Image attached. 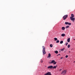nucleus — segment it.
<instances>
[{"mask_svg": "<svg viewBox=\"0 0 75 75\" xmlns=\"http://www.w3.org/2000/svg\"><path fill=\"white\" fill-rule=\"evenodd\" d=\"M57 56H58V55H57Z\"/></svg>", "mask_w": 75, "mask_h": 75, "instance_id": "obj_30", "label": "nucleus"}, {"mask_svg": "<svg viewBox=\"0 0 75 75\" xmlns=\"http://www.w3.org/2000/svg\"><path fill=\"white\" fill-rule=\"evenodd\" d=\"M59 42V40H57V41H56V43H58Z\"/></svg>", "mask_w": 75, "mask_h": 75, "instance_id": "obj_23", "label": "nucleus"}, {"mask_svg": "<svg viewBox=\"0 0 75 75\" xmlns=\"http://www.w3.org/2000/svg\"><path fill=\"white\" fill-rule=\"evenodd\" d=\"M60 59H62V57H61V58H60Z\"/></svg>", "mask_w": 75, "mask_h": 75, "instance_id": "obj_28", "label": "nucleus"}, {"mask_svg": "<svg viewBox=\"0 0 75 75\" xmlns=\"http://www.w3.org/2000/svg\"><path fill=\"white\" fill-rule=\"evenodd\" d=\"M70 19L71 21H74V20H75V18L70 17Z\"/></svg>", "mask_w": 75, "mask_h": 75, "instance_id": "obj_6", "label": "nucleus"}, {"mask_svg": "<svg viewBox=\"0 0 75 75\" xmlns=\"http://www.w3.org/2000/svg\"><path fill=\"white\" fill-rule=\"evenodd\" d=\"M52 74H51L50 72H48L47 73H46L45 75H51Z\"/></svg>", "mask_w": 75, "mask_h": 75, "instance_id": "obj_4", "label": "nucleus"}, {"mask_svg": "<svg viewBox=\"0 0 75 75\" xmlns=\"http://www.w3.org/2000/svg\"><path fill=\"white\" fill-rule=\"evenodd\" d=\"M61 35L62 37H65V34L63 33Z\"/></svg>", "mask_w": 75, "mask_h": 75, "instance_id": "obj_11", "label": "nucleus"}, {"mask_svg": "<svg viewBox=\"0 0 75 75\" xmlns=\"http://www.w3.org/2000/svg\"><path fill=\"white\" fill-rule=\"evenodd\" d=\"M43 48V50H42V52L43 54H46V52H45V48L44 47V46H42Z\"/></svg>", "mask_w": 75, "mask_h": 75, "instance_id": "obj_1", "label": "nucleus"}, {"mask_svg": "<svg viewBox=\"0 0 75 75\" xmlns=\"http://www.w3.org/2000/svg\"><path fill=\"white\" fill-rule=\"evenodd\" d=\"M74 40H75V39H74Z\"/></svg>", "mask_w": 75, "mask_h": 75, "instance_id": "obj_31", "label": "nucleus"}, {"mask_svg": "<svg viewBox=\"0 0 75 75\" xmlns=\"http://www.w3.org/2000/svg\"><path fill=\"white\" fill-rule=\"evenodd\" d=\"M62 30H64L65 29V28L64 27H62Z\"/></svg>", "mask_w": 75, "mask_h": 75, "instance_id": "obj_13", "label": "nucleus"}, {"mask_svg": "<svg viewBox=\"0 0 75 75\" xmlns=\"http://www.w3.org/2000/svg\"><path fill=\"white\" fill-rule=\"evenodd\" d=\"M57 66H54V67H53V68H52V69H55L56 68H57Z\"/></svg>", "mask_w": 75, "mask_h": 75, "instance_id": "obj_12", "label": "nucleus"}, {"mask_svg": "<svg viewBox=\"0 0 75 75\" xmlns=\"http://www.w3.org/2000/svg\"><path fill=\"white\" fill-rule=\"evenodd\" d=\"M65 50V48H63L61 50V51H64Z\"/></svg>", "mask_w": 75, "mask_h": 75, "instance_id": "obj_16", "label": "nucleus"}, {"mask_svg": "<svg viewBox=\"0 0 75 75\" xmlns=\"http://www.w3.org/2000/svg\"><path fill=\"white\" fill-rule=\"evenodd\" d=\"M68 56L67 55L66 56V58H68Z\"/></svg>", "mask_w": 75, "mask_h": 75, "instance_id": "obj_26", "label": "nucleus"}, {"mask_svg": "<svg viewBox=\"0 0 75 75\" xmlns=\"http://www.w3.org/2000/svg\"><path fill=\"white\" fill-rule=\"evenodd\" d=\"M54 40L55 41H57L58 39H57V38H54Z\"/></svg>", "mask_w": 75, "mask_h": 75, "instance_id": "obj_15", "label": "nucleus"}, {"mask_svg": "<svg viewBox=\"0 0 75 75\" xmlns=\"http://www.w3.org/2000/svg\"><path fill=\"white\" fill-rule=\"evenodd\" d=\"M66 73H67V70H65L62 71L61 73V74H62L63 75H64V74H65Z\"/></svg>", "mask_w": 75, "mask_h": 75, "instance_id": "obj_2", "label": "nucleus"}, {"mask_svg": "<svg viewBox=\"0 0 75 75\" xmlns=\"http://www.w3.org/2000/svg\"><path fill=\"white\" fill-rule=\"evenodd\" d=\"M51 55L50 53H49L48 56L47 57V58H50Z\"/></svg>", "mask_w": 75, "mask_h": 75, "instance_id": "obj_8", "label": "nucleus"}, {"mask_svg": "<svg viewBox=\"0 0 75 75\" xmlns=\"http://www.w3.org/2000/svg\"><path fill=\"white\" fill-rule=\"evenodd\" d=\"M55 52L56 54H58V52L56 50L55 51Z\"/></svg>", "mask_w": 75, "mask_h": 75, "instance_id": "obj_17", "label": "nucleus"}, {"mask_svg": "<svg viewBox=\"0 0 75 75\" xmlns=\"http://www.w3.org/2000/svg\"><path fill=\"white\" fill-rule=\"evenodd\" d=\"M65 24H66L67 25H68V24L69 25H71V23H69L68 22H65Z\"/></svg>", "mask_w": 75, "mask_h": 75, "instance_id": "obj_5", "label": "nucleus"}, {"mask_svg": "<svg viewBox=\"0 0 75 75\" xmlns=\"http://www.w3.org/2000/svg\"><path fill=\"white\" fill-rule=\"evenodd\" d=\"M52 46H53V45H52V44H50V47H52Z\"/></svg>", "mask_w": 75, "mask_h": 75, "instance_id": "obj_22", "label": "nucleus"}, {"mask_svg": "<svg viewBox=\"0 0 75 75\" xmlns=\"http://www.w3.org/2000/svg\"><path fill=\"white\" fill-rule=\"evenodd\" d=\"M69 25H67L66 27V28H69Z\"/></svg>", "mask_w": 75, "mask_h": 75, "instance_id": "obj_18", "label": "nucleus"}, {"mask_svg": "<svg viewBox=\"0 0 75 75\" xmlns=\"http://www.w3.org/2000/svg\"><path fill=\"white\" fill-rule=\"evenodd\" d=\"M71 17H74V15L73 14H71Z\"/></svg>", "mask_w": 75, "mask_h": 75, "instance_id": "obj_14", "label": "nucleus"}, {"mask_svg": "<svg viewBox=\"0 0 75 75\" xmlns=\"http://www.w3.org/2000/svg\"><path fill=\"white\" fill-rule=\"evenodd\" d=\"M62 71V69H60L59 70V71Z\"/></svg>", "mask_w": 75, "mask_h": 75, "instance_id": "obj_27", "label": "nucleus"}, {"mask_svg": "<svg viewBox=\"0 0 75 75\" xmlns=\"http://www.w3.org/2000/svg\"><path fill=\"white\" fill-rule=\"evenodd\" d=\"M55 62V60H52L51 62L50 63V64H52V63H54Z\"/></svg>", "mask_w": 75, "mask_h": 75, "instance_id": "obj_9", "label": "nucleus"}, {"mask_svg": "<svg viewBox=\"0 0 75 75\" xmlns=\"http://www.w3.org/2000/svg\"><path fill=\"white\" fill-rule=\"evenodd\" d=\"M40 62H41V63H42V62H43V61H42V59H41L40 60Z\"/></svg>", "mask_w": 75, "mask_h": 75, "instance_id": "obj_21", "label": "nucleus"}, {"mask_svg": "<svg viewBox=\"0 0 75 75\" xmlns=\"http://www.w3.org/2000/svg\"><path fill=\"white\" fill-rule=\"evenodd\" d=\"M63 41H61L60 42V44H62L63 43Z\"/></svg>", "mask_w": 75, "mask_h": 75, "instance_id": "obj_20", "label": "nucleus"}, {"mask_svg": "<svg viewBox=\"0 0 75 75\" xmlns=\"http://www.w3.org/2000/svg\"><path fill=\"white\" fill-rule=\"evenodd\" d=\"M56 63H57V62H54V63H53V64H54V65H55V64H56Z\"/></svg>", "mask_w": 75, "mask_h": 75, "instance_id": "obj_25", "label": "nucleus"}, {"mask_svg": "<svg viewBox=\"0 0 75 75\" xmlns=\"http://www.w3.org/2000/svg\"><path fill=\"white\" fill-rule=\"evenodd\" d=\"M67 41L68 42H70V38H69L67 39Z\"/></svg>", "mask_w": 75, "mask_h": 75, "instance_id": "obj_10", "label": "nucleus"}, {"mask_svg": "<svg viewBox=\"0 0 75 75\" xmlns=\"http://www.w3.org/2000/svg\"><path fill=\"white\" fill-rule=\"evenodd\" d=\"M67 17H68V15H64L63 17V20H66V18H67Z\"/></svg>", "mask_w": 75, "mask_h": 75, "instance_id": "obj_3", "label": "nucleus"}, {"mask_svg": "<svg viewBox=\"0 0 75 75\" xmlns=\"http://www.w3.org/2000/svg\"><path fill=\"white\" fill-rule=\"evenodd\" d=\"M70 47V45H68L67 46V48H69Z\"/></svg>", "mask_w": 75, "mask_h": 75, "instance_id": "obj_19", "label": "nucleus"}, {"mask_svg": "<svg viewBox=\"0 0 75 75\" xmlns=\"http://www.w3.org/2000/svg\"><path fill=\"white\" fill-rule=\"evenodd\" d=\"M53 68V66H50L47 67L48 69H52Z\"/></svg>", "mask_w": 75, "mask_h": 75, "instance_id": "obj_7", "label": "nucleus"}, {"mask_svg": "<svg viewBox=\"0 0 75 75\" xmlns=\"http://www.w3.org/2000/svg\"><path fill=\"white\" fill-rule=\"evenodd\" d=\"M68 42H66V43H65V45H66V46H67L68 45Z\"/></svg>", "mask_w": 75, "mask_h": 75, "instance_id": "obj_24", "label": "nucleus"}, {"mask_svg": "<svg viewBox=\"0 0 75 75\" xmlns=\"http://www.w3.org/2000/svg\"><path fill=\"white\" fill-rule=\"evenodd\" d=\"M69 52H70V51H69Z\"/></svg>", "mask_w": 75, "mask_h": 75, "instance_id": "obj_32", "label": "nucleus"}, {"mask_svg": "<svg viewBox=\"0 0 75 75\" xmlns=\"http://www.w3.org/2000/svg\"><path fill=\"white\" fill-rule=\"evenodd\" d=\"M58 55H60V54H58Z\"/></svg>", "mask_w": 75, "mask_h": 75, "instance_id": "obj_29", "label": "nucleus"}]
</instances>
